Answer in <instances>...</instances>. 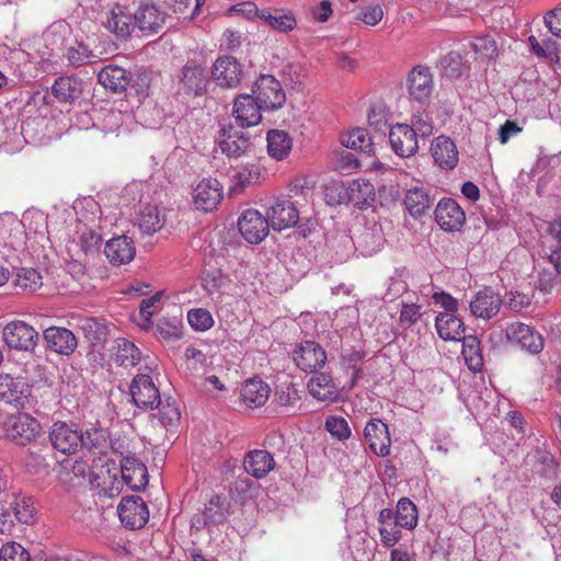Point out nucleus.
Here are the masks:
<instances>
[{"label":"nucleus","mask_w":561,"mask_h":561,"mask_svg":"<svg viewBox=\"0 0 561 561\" xmlns=\"http://www.w3.org/2000/svg\"><path fill=\"white\" fill-rule=\"evenodd\" d=\"M48 438L54 449L65 455L76 454L81 446H88L94 453H102L99 448V440L105 442L103 431L87 432V437H84L76 424L64 421L53 423Z\"/></svg>","instance_id":"obj_1"},{"label":"nucleus","mask_w":561,"mask_h":561,"mask_svg":"<svg viewBox=\"0 0 561 561\" xmlns=\"http://www.w3.org/2000/svg\"><path fill=\"white\" fill-rule=\"evenodd\" d=\"M4 437L19 446H26L42 435L39 421L28 413H15L7 416L3 422Z\"/></svg>","instance_id":"obj_2"},{"label":"nucleus","mask_w":561,"mask_h":561,"mask_svg":"<svg viewBox=\"0 0 561 561\" xmlns=\"http://www.w3.org/2000/svg\"><path fill=\"white\" fill-rule=\"evenodd\" d=\"M252 93L264 111L278 110L286 102V93L280 82L271 75H261L253 85Z\"/></svg>","instance_id":"obj_3"},{"label":"nucleus","mask_w":561,"mask_h":561,"mask_svg":"<svg viewBox=\"0 0 561 561\" xmlns=\"http://www.w3.org/2000/svg\"><path fill=\"white\" fill-rule=\"evenodd\" d=\"M4 343L19 351H33L38 342L37 331L21 320H13L7 323L2 330Z\"/></svg>","instance_id":"obj_4"},{"label":"nucleus","mask_w":561,"mask_h":561,"mask_svg":"<svg viewBox=\"0 0 561 561\" xmlns=\"http://www.w3.org/2000/svg\"><path fill=\"white\" fill-rule=\"evenodd\" d=\"M134 404L141 410H153L161 403L158 387L148 374L137 375L129 387Z\"/></svg>","instance_id":"obj_5"},{"label":"nucleus","mask_w":561,"mask_h":561,"mask_svg":"<svg viewBox=\"0 0 561 561\" xmlns=\"http://www.w3.org/2000/svg\"><path fill=\"white\" fill-rule=\"evenodd\" d=\"M224 198V187L216 179H203L192 192L194 207L209 213L217 208Z\"/></svg>","instance_id":"obj_6"},{"label":"nucleus","mask_w":561,"mask_h":561,"mask_svg":"<svg viewBox=\"0 0 561 561\" xmlns=\"http://www.w3.org/2000/svg\"><path fill=\"white\" fill-rule=\"evenodd\" d=\"M122 524L129 529L142 528L149 519V510L139 496H124L117 506Z\"/></svg>","instance_id":"obj_7"},{"label":"nucleus","mask_w":561,"mask_h":561,"mask_svg":"<svg viewBox=\"0 0 561 561\" xmlns=\"http://www.w3.org/2000/svg\"><path fill=\"white\" fill-rule=\"evenodd\" d=\"M238 227L249 243L257 244L267 237L271 224L259 210L247 209L239 217Z\"/></svg>","instance_id":"obj_8"},{"label":"nucleus","mask_w":561,"mask_h":561,"mask_svg":"<svg viewBox=\"0 0 561 561\" xmlns=\"http://www.w3.org/2000/svg\"><path fill=\"white\" fill-rule=\"evenodd\" d=\"M243 77L241 64L232 56H221L211 68V78L216 85L224 89L237 88Z\"/></svg>","instance_id":"obj_9"},{"label":"nucleus","mask_w":561,"mask_h":561,"mask_svg":"<svg viewBox=\"0 0 561 561\" xmlns=\"http://www.w3.org/2000/svg\"><path fill=\"white\" fill-rule=\"evenodd\" d=\"M208 73L194 62L186 64L179 80L178 93L188 98L203 95L207 90Z\"/></svg>","instance_id":"obj_10"},{"label":"nucleus","mask_w":561,"mask_h":561,"mask_svg":"<svg viewBox=\"0 0 561 561\" xmlns=\"http://www.w3.org/2000/svg\"><path fill=\"white\" fill-rule=\"evenodd\" d=\"M267 218L271 227L282 231L295 227L299 220V210L290 197H278L268 208Z\"/></svg>","instance_id":"obj_11"},{"label":"nucleus","mask_w":561,"mask_h":561,"mask_svg":"<svg viewBox=\"0 0 561 561\" xmlns=\"http://www.w3.org/2000/svg\"><path fill=\"white\" fill-rule=\"evenodd\" d=\"M506 337L512 344L519 346L530 354H539L545 346L541 334L533 327L522 322L510 324L506 329Z\"/></svg>","instance_id":"obj_12"},{"label":"nucleus","mask_w":561,"mask_h":561,"mask_svg":"<svg viewBox=\"0 0 561 561\" xmlns=\"http://www.w3.org/2000/svg\"><path fill=\"white\" fill-rule=\"evenodd\" d=\"M30 396L31 388L23 377L0 374V400L15 408H24Z\"/></svg>","instance_id":"obj_13"},{"label":"nucleus","mask_w":561,"mask_h":561,"mask_svg":"<svg viewBox=\"0 0 561 561\" xmlns=\"http://www.w3.org/2000/svg\"><path fill=\"white\" fill-rule=\"evenodd\" d=\"M407 88L412 100L421 104L428 102L434 90L430 68L422 65L415 66L408 75Z\"/></svg>","instance_id":"obj_14"},{"label":"nucleus","mask_w":561,"mask_h":561,"mask_svg":"<svg viewBox=\"0 0 561 561\" xmlns=\"http://www.w3.org/2000/svg\"><path fill=\"white\" fill-rule=\"evenodd\" d=\"M293 358L302 371L312 373L325 365L327 352L319 343L305 341L294 350Z\"/></svg>","instance_id":"obj_15"},{"label":"nucleus","mask_w":561,"mask_h":561,"mask_svg":"<svg viewBox=\"0 0 561 561\" xmlns=\"http://www.w3.org/2000/svg\"><path fill=\"white\" fill-rule=\"evenodd\" d=\"M437 225L447 232L459 231L466 222V214L453 198H442L435 208Z\"/></svg>","instance_id":"obj_16"},{"label":"nucleus","mask_w":561,"mask_h":561,"mask_svg":"<svg viewBox=\"0 0 561 561\" xmlns=\"http://www.w3.org/2000/svg\"><path fill=\"white\" fill-rule=\"evenodd\" d=\"M229 510L230 502L225 496L214 495L205 503L201 515L193 518L192 524L197 529L224 524L229 516Z\"/></svg>","instance_id":"obj_17"},{"label":"nucleus","mask_w":561,"mask_h":561,"mask_svg":"<svg viewBox=\"0 0 561 561\" xmlns=\"http://www.w3.org/2000/svg\"><path fill=\"white\" fill-rule=\"evenodd\" d=\"M502 304L503 300L499 293L491 287H484L476 293L469 307L473 317L490 320L499 313Z\"/></svg>","instance_id":"obj_18"},{"label":"nucleus","mask_w":561,"mask_h":561,"mask_svg":"<svg viewBox=\"0 0 561 561\" xmlns=\"http://www.w3.org/2000/svg\"><path fill=\"white\" fill-rule=\"evenodd\" d=\"M260 102L250 94H240L233 103L232 115L241 128L257 125L262 119L261 111H264Z\"/></svg>","instance_id":"obj_19"},{"label":"nucleus","mask_w":561,"mask_h":561,"mask_svg":"<svg viewBox=\"0 0 561 561\" xmlns=\"http://www.w3.org/2000/svg\"><path fill=\"white\" fill-rule=\"evenodd\" d=\"M392 150L402 158L413 156L419 149L416 130L408 124H397L389 130Z\"/></svg>","instance_id":"obj_20"},{"label":"nucleus","mask_w":561,"mask_h":561,"mask_svg":"<svg viewBox=\"0 0 561 561\" xmlns=\"http://www.w3.org/2000/svg\"><path fill=\"white\" fill-rule=\"evenodd\" d=\"M365 440L370 450L378 457H387L390 454L391 438L388 425L379 419L367 422L364 428Z\"/></svg>","instance_id":"obj_21"},{"label":"nucleus","mask_w":561,"mask_h":561,"mask_svg":"<svg viewBox=\"0 0 561 561\" xmlns=\"http://www.w3.org/2000/svg\"><path fill=\"white\" fill-rule=\"evenodd\" d=\"M167 14L153 3H141L134 12V23L146 35L159 33Z\"/></svg>","instance_id":"obj_22"},{"label":"nucleus","mask_w":561,"mask_h":561,"mask_svg":"<svg viewBox=\"0 0 561 561\" xmlns=\"http://www.w3.org/2000/svg\"><path fill=\"white\" fill-rule=\"evenodd\" d=\"M141 359L140 350L129 340L117 337L110 348V362L116 367L129 370L139 364Z\"/></svg>","instance_id":"obj_23"},{"label":"nucleus","mask_w":561,"mask_h":561,"mask_svg":"<svg viewBox=\"0 0 561 561\" xmlns=\"http://www.w3.org/2000/svg\"><path fill=\"white\" fill-rule=\"evenodd\" d=\"M431 156L440 169L453 170L459 161V152L455 142L447 136H438L431 144Z\"/></svg>","instance_id":"obj_24"},{"label":"nucleus","mask_w":561,"mask_h":561,"mask_svg":"<svg viewBox=\"0 0 561 561\" xmlns=\"http://www.w3.org/2000/svg\"><path fill=\"white\" fill-rule=\"evenodd\" d=\"M104 254L111 264L121 266L134 260L136 248L131 238L119 236L106 242Z\"/></svg>","instance_id":"obj_25"},{"label":"nucleus","mask_w":561,"mask_h":561,"mask_svg":"<svg viewBox=\"0 0 561 561\" xmlns=\"http://www.w3.org/2000/svg\"><path fill=\"white\" fill-rule=\"evenodd\" d=\"M49 350L60 355L72 354L78 345L76 335L67 328L50 327L44 331Z\"/></svg>","instance_id":"obj_26"},{"label":"nucleus","mask_w":561,"mask_h":561,"mask_svg":"<svg viewBox=\"0 0 561 561\" xmlns=\"http://www.w3.org/2000/svg\"><path fill=\"white\" fill-rule=\"evenodd\" d=\"M243 468L248 474L263 479L275 468V459L267 450H250L244 455Z\"/></svg>","instance_id":"obj_27"},{"label":"nucleus","mask_w":561,"mask_h":561,"mask_svg":"<svg viewBox=\"0 0 561 561\" xmlns=\"http://www.w3.org/2000/svg\"><path fill=\"white\" fill-rule=\"evenodd\" d=\"M121 472L122 479L131 490L139 491L148 483L147 467L136 455L121 460Z\"/></svg>","instance_id":"obj_28"},{"label":"nucleus","mask_w":561,"mask_h":561,"mask_svg":"<svg viewBox=\"0 0 561 561\" xmlns=\"http://www.w3.org/2000/svg\"><path fill=\"white\" fill-rule=\"evenodd\" d=\"M309 393L318 401L336 402L340 398V391L334 383L331 375L320 373L308 381Z\"/></svg>","instance_id":"obj_29"},{"label":"nucleus","mask_w":561,"mask_h":561,"mask_svg":"<svg viewBox=\"0 0 561 561\" xmlns=\"http://www.w3.org/2000/svg\"><path fill=\"white\" fill-rule=\"evenodd\" d=\"M270 394V386L259 378L247 380L241 388V399L244 405L250 409L264 405Z\"/></svg>","instance_id":"obj_30"},{"label":"nucleus","mask_w":561,"mask_h":561,"mask_svg":"<svg viewBox=\"0 0 561 561\" xmlns=\"http://www.w3.org/2000/svg\"><path fill=\"white\" fill-rule=\"evenodd\" d=\"M134 13L127 7L116 4L107 18V28L117 37L127 38L135 27Z\"/></svg>","instance_id":"obj_31"},{"label":"nucleus","mask_w":561,"mask_h":561,"mask_svg":"<svg viewBox=\"0 0 561 561\" xmlns=\"http://www.w3.org/2000/svg\"><path fill=\"white\" fill-rule=\"evenodd\" d=\"M403 204L409 214L414 217H422L433 206L434 198L421 186H414L407 191Z\"/></svg>","instance_id":"obj_32"},{"label":"nucleus","mask_w":561,"mask_h":561,"mask_svg":"<svg viewBox=\"0 0 561 561\" xmlns=\"http://www.w3.org/2000/svg\"><path fill=\"white\" fill-rule=\"evenodd\" d=\"M437 334L444 341H460L465 335V324L453 313L440 312L435 320Z\"/></svg>","instance_id":"obj_33"},{"label":"nucleus","mask_w":561,"mask_h":561,"mask_svg":"<svg viewBox=\"0 0 561 561\" xmlns=\"http://www.w3.org/2000/svg\"><path fill=\"white\" fill-rule=\"evenodd\" d=\"M219 147L228 157L238 158L250 149V139L242 131H233L232 127L228 131L226 128H222V138L219 140Z\"/></svg>","instance_id":"obj_34"},{"label":"nucleus","mask_w":561,"mask_h":561,"mask_svg":"<svg viewBox=\"0 0 561 561\" xmlns=\"http://www.w3.org/2000/svg\"><path fill=\"white\" fill-rule=\"evenodd\" d=\"M98 81L105 89L118 93L126 90L129 84V77L124 68L116 65H108L99 72Z\"/></svg>","instance_id":"obj_35"},{"label":"nucleus","mask_w":561,"mask_h":561,"mask_svg":"<svg viewBox=\"0 0 561 561\" xmlns=\"http://www.w3.org/2000/svg\"><path fill=\"white\" fill-rule=\"evenodd\" d=\"M266 141L268 156L277 161L285 160L293 149V139L285 130H270L266 135Z\"/></svg>","instance_id":"obj_36"},{"label":"nucleus","mask_w":561,"mask_h":561,"mask_svg":"<svg viewBox=\"0 0 561 561\" xmlns=\"http://www.w3.org/2000/svg\"><path fill=\"white\" fill-rule=\"evenodd\" d=\"M82 81L75 76L59 77L51 87L53 95L59 102H71L80 98Z\"/></svg>","instance_id":"obj_37"},{"label":"nucleus","mask_w":561,"mask_h":561,"mask_svg":"<svg viewBox=\"0 0 561 561\" xmlns=\"http://www.w3.org/2000/svg\"><path fill=\"white\" fill-rule=\"evenodd\" d=\"M375 195V187L368 180L357 179L348 183V203L358 208L374 202Z\"/></svg>","instance_id":"obj_38"},{"label":"nucleus","mask_w":561,"mask_h":561,"mask_svg":"<svg viewBox=\"0 0 561 561\" xmlns=\"http://www.w3.org/2000/svg\"><path fill=\"white\" fill-rule=\"evenodd\" d=\"M462 351L465 363L472 371H481L484 366L480 340L476 335H463Z\"/></svg>","instance_id":"obj_39"},{"label":"nucleus","mask_w":561,"mask_h":561,"mask_svg":"<svg viewBox=\"0 0 561 561\" xmlns=\"http://www.w3.org/2000/svg\"><path fill=\"white\" fill-rule=\"evenodd\" d=\"M13 286L24 293H34L43 286V277L33 267H20L14 275Z\"/></svg>","instance_id":"obj_40"},{"label":"nucleus","mask_w":561,"mask_h":561,"mask_svg":"<svg viewBox=\"0 0 561 561\" xmlns=\"http://www.w3.org/2000/svg\"><path fill=\"white\" fill-rule=\"evenodd\" d=\"M165 224V219L161 216L160 210L156 206H145L138 218L139 229L146 234H153L160 231Z\"/></svg>","instance_id":"obj_41"},{"label":"nucleus","mask_w":561,"mask_h":561,"mask_svg":"<svg viewBox=\"0 0 561 561\" xmlns=\"http://www.w3.org/2000/svg\"><path fill=\"white\" fill-rule=\"evenodd\" d=\"M396 520L402 528L413 530L419 524L416 505L409 497H401L397 503Z\"/></svg>","instance_id":"obj_42"},{"label":"nucleus","mask_w":561,"mask_h":561,"mask_svg":"<svg viewBox=\"0 0 561 561\" xmlns=\"http://www.w3.org/2000/svg\"><path fill=\"white\" fill-rule=\"evenodd\" d=\"M260 175L261 172L259 167L254 164L242 167L232 176V185L230 186L229 194H241L245 187L256 183Z\"/></svg>","instance_id":"obj_43"},{"label":"nucleus","mask_w":561,"mask_h":561,"mask_svg":"<svg viewBox=\"0 0 561 561\" xmlns=\"http://www.w3.org/2000/svg\"><path fill=\"white\" fill-rule=\"evenodd\" d=\"M68 64L75 68L90 65L96 61L98 56L83 42H76L69 46L64 54Z\"/></svg>","instance_id":"obj_44"},{"label":"nucleus","mask_w":561,"mask_h":561,"mask_svg":"<svg viewBox=\"0 0 561 561\" xmlns=\"http://www.w3.org/2000/svg\"><path fill=\"white\" fill-rule=\"evenodd\" d=\"M260 19L263 20L270 27L280 33L290 32L297 25L296 18L293 13L283 12L279 10H275L274 14L268 11H262Z\"/></svg>","instance_id":"obj_45"},{"label":"nucleus","mask_w":561,"mask_h":561,"mask_svg":"<svg viewBox=\"0 0 561 561\" xmlns=\"http://www.w3.org/2000/svg\"><path fill=\"white\" fill-rule=\"evenodd\" d=\"M79 232L78 241H73V244L78 247L77 255L79 259L82 256L94 255L99 251L101 236L88 228L83 227Z\"/></svg>","instance_id":"obj_46"},{"label":"nucleus","mask_w":561,"mask_h":561,"mask_svg":"<svg viewBox=\"0 0 561 561\" xmlns=\"http://www.w3.org/2000/svg\"><path fill=\"white\" fill-rule=\"evenodd\" d=\"M79 328L85 339L93 345L102 343L108 335L107 325L95 318L82 319Z\"/></svg>","instance_id":"obj_47"},{"label":"nucleus","mask_w":561,"mask_h":561,"mask_svg":"<svg viewBox=\"0 0 561 561\" xmlns=\"http://www.w3.org/2000/svg\"><path fill=\"white\" fill-rule=\"evenodd\" d=\"M13 511L20 523L31 525L35 522L36 508L34 501L28 496H18L13 502Z\"/></svg>","instance_id":"obj_48"},{"label":"nucleus","mask_w":561,"mask_h":561,"mask_svg":"<svg viewBox=\"0 0 561 561\" xmlns=\"http://www.w3.org/2000/svg\"><path fill=\"white\" fill-rule=\"evenodd\" d=\"M324 199L331 206L348 204V184L331 181L325 185Z\"/></svg>","instance_id":"obj_49"},{"label":"nucleus","mask_w":561,"mask_h":561,"mask_svg":"<svg viewBox=\"0 0 561 561\" xmlns=\"http://www.w3.org/2000/svg\"><path fill=\"white\" fill-rule=\"evenodd\" d=\"M157 408L159 409V420L164 427L174 426L180 422L181 412L175 400L161 399V403Z\"/></svg>","instance_id":"obj_50"},{"label":"nucleus","mask_w":561,"mask_h":561,"mask_svg":"<svg viewBox=\"0 0 561 561\" xmlns=\"http://www.w3.org/2000/svg\"><path fill=\"white\" fill-rule=\"evenodd\" d=\"M324 428L330 433V435L333 438L340 442L347 440L352 434L351 427L343 416H328L324 423Z\"/></svg>","instance_id":"obj_51"},{"label":"nucleus","mask_w":561,"mask_h":561,"mask_svg":"<svg viewBox=\"0 0 561 561\" xmlns=\"http://www.w3.org/2000/svg\"><path fill=\"white\" fill-rule=\"evenodd\" d=\"M187 321L192 329L197 332H205L215 324L210 311L205 308L191 309L187 312Z\"/></svg>","instance_id":"obj_52"},{"label":"nucleus","mask_w":561,"mask_h":561,"mask_svg":"<svg viewBox=\"0 0 561 561\" xmlns=\"http://www.w3.org/2000/svg\"><path fill=\"white\" fill-rule=\"evenodd\" d=\"M341 144L354 150L366 151L370 147V139L363 128H355L341 136Z\"/></svg>","instance_id":"obj_53"},{"label":"nucleus","mask_w":561,"mask_h":561,"mask_svg":"<svg viewBox=\"0 0 561 561\" xmlns=\"http://www.w3.org/2000/svg\"><path fill=\"white\" fill-rule=\"evenodd\" d=\"M300 399L299 391L293 383H284L276 389L275 402L280 407H294Z\"/></svg>","instance_id":"obj_54"},{"label":"nucleus","mask_w":561,"mask_h":561,"mask_svg":"<svg viewBox=\"0 0 561 561\" xmlns=\"http://www.w3.org/2000/svg\"><path fill=\"white\" fill-rule=\"evenodd\" d=\"M0 561H30V553L20 543L9 541L0 548Z\"/></svg>","instance_id":"obj_55"},{"label":"nucleus","mask_w":561,"mask_h":561,"mask_svg":"<svg viewBox=\"0 0 561 561\" xmlns=\"http://www.w3.org/2000/svg\"><path fill=\"white\" fill-rule=\"evenodd\" d=\"M401 525L397 520L379 526L381 543L387 548L394 547L402 538Z\"/></svg>","instance_id":"obj_56"},{"label":"nucleus","mask_w":561,"mask_h":561,"mask_svg":"<svg viewBox=\"0 0 561 561\" xmlns=\"http://www.w3.org/2000/svg\"><path fill=\"white\" fill-rule=\"evenodd\" d=\"M421 306L417 304H401L399 323L402 328L409 329L414 325L421 318Z\"/></svg>","instance_id":"obj_57"},{"label":"nucleus","mask_w":561,"mask_h":561,"mask_svg":"<svg viewBox=\"0 0 561 561\" xmlns=\"http://www.w3.org/2000/svg\"><path fill=\"white\" fill-rule=\"evenodd\" d=\"M161 296L162 293H157L141 301L139 306V317L142 321L141 325L148 327L151 323V317L157 310V306L161 300Z\"/></svg>","instance_id":"obj_58"},{"label":"nucleus","mask_w":561,"mask_h":561,"mask_svg":"<svg viewBox=\"0 0 561 561\" xmlns=\"http://www.w3.org/2000/svg\"><path fill=\"white\" fill-rule=\"evenodd\" d=\"M383 18V9L380 4H373L359 11L355 15L356 21H362L368 26L377 25Z\"/></svg>","instance_id":"obj_59"},{"label":"nucleus","mask_w":561,"mask_h":561,"mask_svg":"<svg viewBox=\"0 0 561 561\" xmlns=\"http://www.w3.org/2000/svg\"><path fill=\"white\" fill-rule=\"evenodd\" d=\"M472 48L482 58H492L497 51L495 41L488 35L476 38L472 43Z\"/></svg>","instance_id":"obj_60"},{"label":"nucleus","mask_w":561,"mask_h":561,"mask_svg":"<svg viewBox=\"0 0 561 561\" xmlns=\"http://www.w3.org/2000/svg\"><path fill=\"white\" fill-rule=\"evenodd\" d=\"M230 14L242 15L248 20H254L255 18L260 19V14L262 11L259 10L257 5L252 1H244L237 4H233L229 9Z\"/></svg>","instance_id":"obj_61"},{"label":"nucleus","mask_w":561,"mask_h":561,"mask_svg":"<svg viewBox=\"0 0 561 561\" xmlns=\"http://www.w3.org/2000/svg\"><path fill=\"white\" fill-rule=\"evenodd\" d=\"M112 449L122 456V460H126L129 456H135V446L126 436H118L112 440Z\"/></svg>","instance_id":"obj_62"},{"label":"nucleus","mask_w":561,"mask_h":561,"mask_svg":"<svg viewBox=\"0 0 561 561\" xmlns=\"http://www.w3.org/2000/svg\"><path fill=\"white\" fill-rule=\"evenodd\" d=\"M545 24L552 35L561 38V8H556L545 15Z\"/></svg>","instance_id":"obj_63"},{"label":"nucleus","mask_w":561,"mask_h":561,"mask_svg":"<svg viewBox=\"0 0 561 561\" xmlns=\"http://www.w3.org/2000/svg\"><path fill=\"white\" fill-rule=\"evenodd\" d=\"M434 304L445 309L448 313H453L458 309V301L445 291L434 293Z\"/></svg>","instance_id":"obj_64"}]
</instances>
